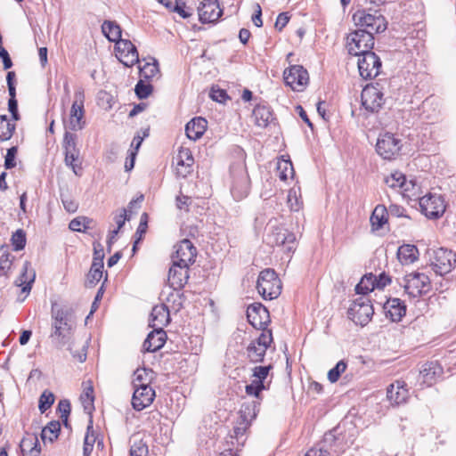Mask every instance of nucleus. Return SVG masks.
I'll return each instance as SVG.
<instances>
[{
  "label": "nucleus",
  "mask_w": 456,
  "mask_h": 456,
  "mask_svg": "<svg viewBox=\"0 0 456 456\" xmlns=\"http://www.w3.org/2000/svg\"><path fill=\"white\" fill-rule=\"evenodd\" d=\"M353 20L356 26L364 28L371 35L384 32L387 27L385 17L379 11L370 12L363 9L358 10L354 13Z\"/></svg>",
  "instance_id": "3"
},
{
  "label": "nucleus",
  "mask_w": 456,
  "mask_h": 456,
  "mask_svg": "<svg viewBox=\"0 0 456 456\" xmlns=\"http://www.w3.org/2000/svg\"><path fill=\"white\" fill-rule=\"evenodd\" d=\"M252 116L255 124L259 127H266L273 120V111L270 107L265 105H256L253 110Z\"/></svg>",
  "instance_id": "31"
},
{
  "label": "nucleus",
  "mask_w": 456,
  "mask_h": 456,
  "mask_svg": "<svg viewBox=\"0 0 456 456\" xmlns=\"http://www.w3.org/2000/svg\"><path fill=\"white\" fill-rule=\"evenodd\" d=\"M262 330L263 331L259 335V337L252 341L255 342L256 346H263L265 349L267 350V348L273 342V334L272 331L270 330H266V328Z\"/></svg>",
  "instance_id": "54"
},
{
  "label": "nucleus",
  "mask_w": 456,
  "mask_h": 456,
  "mask_svg": "<svg viewBox=\"0 0 456 456\" xmlns=\"http://www.w3.org/2000/svg\"><path fill=\"white\" fill-rule=\"evenodd\" d=\"M61 424L59 421H51L42 429L41 438L43 441L53 442L59 436Z\"/></svg>",
  "instance_id": "42"
},
{
  "label": "nucleus",
  "mask_w": 456,
  "mask_h": 456,
  "mask_svg": "<svg viewBox=\"0 0 456 456\" xmlns=\"http://www.w3.org/2000/svg\"><path fill=\"white\" fill-rule=\"evenodd\" d=\"M299 191L300 188L293 187L288 192L287 202L292 211H298L302 206V202L298 195Z\"/></svg>",
  "instance_id": "48"
},
{
  "label": "nucleus",
  "mask_w": 456,
  "mask_h": 456,
  "mask_svg": "<svg viewBox=\"0 0 456 456\" xmlns=\"http://www.w3.org/2000/svg\"><path fill=\"white\" fill-rule=\"evenodd\" d=\"M277 171L281 180L286 181L288 178H292L294 175L293 165L290 160L281 159L277 163Z\"/></svg>",
  "instance_id": "46"
},
{
  "label": "nucleus",
  "mask_w": 456,
  "mask_h": 456,
  "mask_svg": "<svg viewBox=\"0 0 456 456\" xmlns=\"http://www.w3.org/2000/svg\"><path fill=\"white\" fill-rule=\"evenodd\" d=\"M199 19L202 23H213L223 14L218 0H203L198 7Z\"/></svg>",
  "instance_id": "19"
},
{
  "label": "nucleus",
  "mask_w": 456,
  "mask_h": 456,
  "mask_svg": "<svg viewBox=\"0 0 456 456\" xmlns=\"http://www.w3.org/2000/svg\"><path fill=\"white\" fill-rule=\"evenodd\" d=\"M54 403V395L52 392L44 391L39 397L38 408L41 413L45 412Z\"/></svg>",
  "instance_id": "52"
},
{
  "label": "nucleus",
  "mask_w": 456,
  "mask_h": 456,
  "mask_svg": "<svg viewBox=\"0 0 456 456\" xmlns=\"http://www.w3.org/2000/svg\"><path fill=\"white\" fill-rule=\"evenodd\" d=\"M147 217L148 216H147L146 213H143L141 216L140 224H139L136 232H135V235H138V238L134 240V246H133L134 253L136 251V247H137L138 242L142 240V235L146 232Z\"/></svg>",
  "instance_id": "57"
},
{
  "label": "nucleus",
  "mask_w": 456,
  "mask_h": 456,
  "mask_svg": "<svg viewBox=\"0 0 456 456\" xmlns=\"http://www.w3.org/2000/svg\"><path fill=\"white\" fill-rule=\"evenodd\" d=\"M249 426L248 422L238 419L226 440V446L235 447L240 451L247 440V430Z\"/></svg>",
  "instance_id": "24"
},
{
  "label": "nucleus",
  "mask_w": 456,
  "mask_h": 456,
  "mask_svg": "<svg viewBox=\"0 0 456 456\" xmlns=\"http://www.w3.org/2000/svg\"><path fill=\"white\" fill-rule=\"evenodd\" d=\"M189 266L173 262L168 272L167 281L174 290H181L189 279Z\"/></svg>",
  "instance_id": "21"
},
{
  "label": "nucleus",
  "mask_w": 456,
  "mask_h": 456,
  "mask_svg": "<svg viewBox=\"0 0 456 456\" xmlns=\"http://www.w3.org/2000/svg\"><path fill=\"white\" fill-rule=\"evenodd\" d=\"M405 180H406V178L403 174L395 173V174H392L391 176L386 180V182L388 184V186H390V187L402 188L404 185Z\"/></svg>",
  "instance_id": "60"
},
{
  "label": "nucleus",
  "mask_w": 456,
  "mask_h": 456,
  "mask_svg": "<svg viewBox=\"0 0 456 456\" xmlns=\"http://www.w3.org/2000/svg\"><path fill=\"white\" fill-rule=\"evenodd\" d=\"M387 317L393 322H399L406 314V306L399 298H389L384 305Z\"/></svg>",
  "instance_id": "28"
},
{
  "label": "nucleus",
  "mask_w": 456,
  "mask_h": 456,
  "mask_svg": "<svg viewBox=\"0 0 456 456\" xmlns=\"http://www.w3.org/2000/svg\"><path fill=\"white\" fill-rule=\"evenodd\" d=\"M401 141L394 134L386 133L381 134L376 143V151L384 159H392L398 155L401 150Z\"/></svg>",
  "instance_id": "13"
},
{
  "label": "nucleus",
  "mask_w": 456,
  "mask_h": 456,
  "mask_svg": "<svg viewBox=\"0 0 456 456\" xmlns=\"http://www.w3.org/2000/svg\"><path fill=\"white\" fill-rule=\"evenodd\" d=\"M273 369L271 364L267 366H256L253 369V377L256 378L255 380H261L263 383L265 379L267 378L269 371Z\"/></svg>",
  "instance_id": "61"
},
{
  "label": "nucleus",
  "mask_w": 456,
  "mask_h": 456,
  "mask_svg": "<svg viewBox=\"0 0 456 456\" xmlns=\"http://www.w3.org/2000/svg\"><path fill=\"white\" fill-rule=\"evenodd\" d=\"M15 128V123L11 122L6 115H0V141L11 139Z\"/></svg>",
  "instance_id": "39"
},
{
  "label": "nucleus",
  "mask_w": 456,
  "mask_h": 456,
  "mask_svg": "<svg viewBox=\"0 0 456 456\" xmlns=\"http://www.w3.org/2000/svg\"><path fill=\"white\" fill-rule=\"evenodd\" d=\"M84 391L80 396L82 403L86 411H90L94 408V387L91 384V381L86 383H83Z\"/></svg>",
  "instance_id": "44"
},
{
  "label": "nucleus",
  "mask_w": 456,
  "mask_h": 456,
  "mask_svg": "<svg viewBox=\"0 0 456 456\" xmlns=\"http://www.w3.org/2000/svg\"><path fill=\"white\" fill-rule=\"evenodd\" d=\"M430 265L438 275H444L452 271L456 264V255L444 248H431L427 252Z\"/></svg>",
  "instance_id": "5"
},
{
  "label": "nucleus",
  "mask_w": 456,
  "mask_h": 456,
  "mask_svg": "<svg viewBox=\"0 0 456 456\" xmlns=\"http://www.w3.org/2000/svg\"><path fill=\"white\" fill-rule=\"evenodd\" d=\"M52 332L51 338L55 340L58 347L69 343L75 327L73 314L70 309L61 308L57 304L52 305Z\"/></svg>",
  "instance_id": "1"
},
{
  "label": "nucleus",
  "mask_w": 456,
  "mask_h": 456,
  "mask_svg": "<svg viewBox=\"0 0 456 456\" xmlns=\"http://www.w3.org/2000/svg\"><path fill=\"white\" fill-rule=\"evenodd\" d=\"M374 289L376 288L373 281V274L370 273L362 278L361 281L355 287V291L357 294L364 296Z\"/></svg>",
  "instance_id": "47"
},
{
  "label": "nucleus",
  "mask_w": 456,
  "mask_h": 456,
  "mask_svg": "<svg viewBox=\"0 0 456 456\" xmlns=\"http://www.w3.org/2000/svg\"><path fill=\"white\" fill-rule=\"evenodd\" d=\"M209 96L213 101L220 103L225 102L229 99L226 91L216 86H212Z\"/></svg>",
  "instance_id": "58"
},
{
  "label": "nucleus",
  "mask_w": 456,
  "mask_h": 456,
  "mask_svg": "<svg viewBox=\"0 0 456 456\" xmlns=\"http://www.w3.org/2000/svg\"><path fill=\"white\" fill-rule=\"evenodd\" d=\"M374 37L366 29H356L346 37V49L348 53L360 56L372 52Z\"/></svg>",
  "instance_id": "4"
},
{
  "label": "nucleus",
  "mask_w": 456,
  "mask_h": 456,
  "mask_svg": "<svg viewBox=\"0 0 456 456\" xmlns=\"http://www.w3.org/2000/svg\"><path fill=\"white\" fill-rule=\"evenodd\" d=\"M17 153L16 147H11L7 150V153L4 160V167L6 169H11L16 166L15 157Z\"/></svg>",
  "instance_id": "63"
},
{
  "label": "nucleus",
  "mask_w": 456,
  "mask_h": 456,
  "mask_svg": "<svg viewBox=\"0 0 456 456\" xmlns=\"http://www.w3.org/2000/svg\"><path fill=\"white\" fill-rule=\"evenodd\" d=\"M167 334L162 328H156L151 331L143 342L142 348L145 352H156L163 347L166 343Z\"/></svg>",
  "instance_id": "27"
},
{
  "label": "nucleus",
  "mask_w": 456,
  "mask_h": 456,
  "mask_svg": "<svg viewBox=\"0 0 456 456\" xmlns=\"http://www.w3.org/2000/svg\"><path fill=\"white\" fill-rule=\"evenodd\" d=\"M115 44L117 56L125 66L131 67L139 61L137 49L131 41L119 39Z\"/></svg>",
  "instance_id": "16"
},
{
  "label": "nucleus",
  "mask_w": 456,
  "mask_h": 456,
  "mask_svg": "<svg viewBox=\"0 0 456 456\" xmlns=\"http://www.w3.org/2000/svg\"><path fill=\"white\" fill-rule=\"evenodd\" d=\"M265 389V384L261 380H253L250 384L246 386V393L248 395H254L259 398L262 390Z\"/></svg>",
  "instance_id": "56"
},
{
  "label": "nucleus",
  "mask_w": 456,
  "mask_h": 456,
  "mask_svg": "<svg viewBox=\"0 0 456 456\" xmlns=\"http://www.w3.org/2000/svg\"><path fill=\"white\" fill-rule=\"evenodd\" d=\"M156 396L155 390L150 386L134 388L132 406L135 411H142L150 406Z\"/></svg>",
  "instance_id": "22"
},
{
  "label": "nucleus",
  "mask_w": 456,
  "mask_h": 456,
  "mask_svg": "<svg viewBox=\"0 0 456 456\" xmlns=\"http://www.w3.org/2000/svg\"><path fill=\"white\" fill-rule=\"evenodd\" d=\"M348 317L361 326L366 325L374 314L370 300L365 296L354 299L347 311Z\"/></svg>",
  "instance_id": "7"
},
{
  "label": "nucleus",
  "mask_w": 456,
  "mask_h": 456,
  "mask_svg": "<svg viewBox=\"0 0 456 456\" xmlns=\"http://www.w3.org/2000/svg\"><path fill=\"white\" fill-rule=\"evenodd\" d=\"M404 292L412 298L427 294L431 289L430 279L423 273L412 272L403 278Z\"/></svg>",
  "instance_id": "6"
},
{
  "label": "nucleus",
  "mask_w": 456,
  "mask_h": 456,
  "mask_svg": "<svg viewBox=\"0 0 456 456\" xmlns=\"http://www.w3.org/2000/svg\"><path fill=\"white\" fill-rule=\"evenodd\" d=\"M170 321L169 310L164 305H155L151 313L150 325L156 328H162L168 324Z\"/></svg>",
  "instance_id": "29"
},
{
  "label": "nucleus",
  "mask_w": 456,
  "mask_h": 456,
  "mask_svg": "<svg viewBox=\"0 0 456 456\" xmlns=\"http://www.w3.org/2000/svg\"><path fill=\"white\" fill-rule=\"evenodd\" d=\"M102 31L110 42L116 43L121 39L122 29L115 20H105L102 25Z\"/></svg>",
  "instance_id": "36"
},
{
  "label": "nucleus",
  "mask_w": 456,
  "mask_h": 456,
  "mask_svg": "<svg viewBox=\"0 0 456 456\" xmlns=\"http://www.w3.org/2000/svg\"><path fill=\"white\" fill-rule=\"evenodd\" d=\"M336 437L332 432L326 433L323 441L319 447L310 449L305 456H337L338 452L333 449V444L336 443Z\"/></svg>",
  "instance_id": "25"
},
{
  "label": "nucleus",
  "mask_w": 456,
  "mask_h": 456,
  "mask_svg": "<svg viewBox=\"0 0 456 456\" xmlns=\"http://www.w3.org/2000/svg\"><path fill=\"white\" fill-rule=\"evenodd\" d=\"M419 250L416 246L405 244L399 247L397 250V258L403 265H410L418 258Z\"/></svg>",
  "instance_id": "34"
},
{
  "label": "nucleus",
  "mask_w": 456,
  "mask_h": 456,
  "mask_svg": "<svg viewBox=\"0 0 456 456\" xmlns=\"http://www.w3.org/2000/svg\"><path fill=\"white\" fill-rule=\"evenodd\" d=\"M146 80L140 79L134 88L136 96L139 99H146L152 92L153 86Z\"/></svg>",
  "instance_id": "51"
},
{
  "label": "nucleus",
  "mask_w": 456,
  "mask_h": 456,
  "mask_svg": "<svg viewBox=\"0 0 456 456\" xmlns=\"http://www.w3.org/2000/svg\"><path fill=\"white\" fill-rule=\"evenodd\" d=\"M373 281L376 289H383L390 283L391 280L388 275L382 273L379 276L373 275Z\"/></svg>",
  "instance_id": "64"
},
{
  "label": "nucleus",
  "mask_w": 456,
  "mask_h": 456,
  "mask_svg": "<svg viewBox=\"0 0 456 456\" xmlns=\"http://www.w3.org/2000/svg\"><path fill=\"white\" fill-rule=\"evenodd\" d=\"M419 208L428 218L436 219L443 216L446 205L441 195L429 193L419 199Z\"/></svg>",
  "instance_id": "10"
},
{
  "label": "nucleus",
  "mask_w": 456,
  "mask_h": 456,
  "mask_svg": "<svg viewBox=\"0 0 456 456\" xmlns=\"http://www.w3.org/2000/svg\"><path fill=\"white\" fill-rule=\"evenodd\" d=\"M29 263L25 262L22 267V273L20 278L16 281L18 286H22L21 292L28 295L31 289V283L34 281L36 274L31 269L28 273ZM27 296H25L26 297Z\"/></svg>",
  "instance_id": "35"
},
{
  "label": "nucleus",
  "mask_w": 456,
  "mask_h": 456,
  "mask_svg": "<svg viewBox=\"0 0 456 456\" xmlns=\"http://www.w3.org/2000/svg\"><path fill=\"white\" fill-rule=\"evenodd\" d=\"M140 77L141 79L150 81L155 77L159 72V65L155 59H152V62H146L143 66L140 67Z\"/></svg>",
  "instance_id": "43"
},
{
  "label": "nucleus",
  "mask_w": 456,
  "mask_h": 456,
  "mask_svg": "<svg viewBox=\"0 0 456 456\" xmlns=\"http://www.w3.org/2000/svg\"><path fill=\"white\" fill-rule=\"evenodd\" d=\"M103 259H104V251H103L102 245L100 242H94V243L93 263L103 265Z\"/></svg>",
  "instance_id": "62"
},
{
  "label": "nucleus",
  "mask_w": 456,
  "mask_h": 456,
  "mask_svg": "<svg viewBox=\"0 0 456 456\" xmlns=\"http://www.w3.org/2000/svg\"><path fill=\"white\" fill-rule=\"evenodd\" d=\"M283 77L285 84L297 92L303 91L309 80L307 70L300 65H293L285 69Z\"/></svg>",
  "instance_id": "14"
},
{
  "label": "nucleus",
  "mask_w": 456,
  "mask_h": 456,
  "mask_svg": "<svg viewBox=\"0 0 456 456\" xmlns=\"http://www.w3.org/2000/svg\"><path fill=\"white\" fill-rule=\"evenodd\" d=\"M130 456H148L149 448L146 442L137 435H134L130 438Z\"/></svg>",
  "instance_id": "38"
},
{
  "label": "nucleus",
  "mask_w": 456,
  "mask_h": 456,
  "mask_svg": "<svg viewBox=\"0 0 456 456\" xmlns=\"http://www.w3.org/2000/svg\"><path fill=\"white\" fill-rule=\"evenodd\" d=\"M346 367H347V363L346 361L344 360H340L336 365L335 367H333L332 369H330L328 372V379L330 383H335L337 382L341 374L344 373L346 370Z\"/></svg>",
  "instance_id": "50"
},
{
  "label": "nucleus",
  "mask_w": 456,
  "mask_h": 456,
  "mask_svg": "<svg viewBox=\"0 0 456 456\" xmlns=\"http://www.w3.org/2000/svg\"><path fill=\"white\" fill-rule=\"evenodd\" d=\"M177 166H192L194 163V159L191 151L188 148L181 147L177 156L175 158Z\"/></svg>",
  "instance_id": "49"
},
{
  "label": "nucleus",
  "mask_w": 456,
  "mask_h": 456,
  "mask_svg": "<svg viewBox=\"0 0 456 456\" xmlns=\"http://www.w3.org/2000/svg\"><path fill=\"white\" fill-rule=\"evenodd\" d=\"M259 405L260 403L256 400L243 403L239 411L240 417L238 419L248 422L250 425L259 411Z\"/></svg>",
  "instance_id": "32"
},
{
  "label": "nucleus",
  "mask_w": 456,
  "mask_h": 456,
  "mask_svg": "<svg viewBox=\"0 0 456 456\" xmlns=\"http://www.w3.org/2000/svg\"><path fill=\"white\" fill-rule=\"evenodd\" d=\"M63 148L65 154V164L71 167L75 175H80L82 167L81 163H77L80 155L79 149L77 147V135L68 131L65 132L63 138Z\"/></svg>",
  "instance_id": "8"
},
{
  "label": "nucleus",
  "mask_w": 456,
  "mask_h": 456,
  "mask_svg": "<svg viewBox=\"0 0 456 456\" xmlns=\"http://www.w3.org/2000/svg\"><path fill=\"white\" fill-rule=\"evenodd\" d=\"M197 254L196 248L191 240L184 239L175 246V252L173 255V262L180 263V265H190L195 261Z\"/></svg>",
  "instance_id": "20"
},
{
  "label": "nucleus",
  "mask_w": 456,
  "mask_h": 456,
  "mask_svg": "<svg viewBox=\"0 0 456 456\" xmlns=\"http://www.w3.org/2000/svg\"><path fill=\"white\" fill-rule=\"evenodd\" d=\"M14 256L11 253H4L0 256V276H7L12 265Z\"/></svg>",
  "instance_id": "53"
},
{
  "label": "nucleus",
  "mask_w": 456,
  "mask_h": 456,
  "mask_svg": "<svg viewBox=\"0 0 456 456\" xmlns=\"http://www.w3.org/2000/svg\"><path fill=\"white\" fill-rule=\"evenodd\" d=\"M387 210L384 206H377L370 216V223L374 229H380L387 223Z\"/></svg>",
  "instance_id": "40"
},
{
  "label": "nucleus",
  "mask_w": 456,
  "mask_h": 456,
  "mask_svg": "<svg viewBox=\"0 0 456 456\" xmlns=\"http://www.w3.org/2000/svg\"><path fill=\"white\" fill-rule=\"evenodd\" d=\"M12 246L15 250L19 251L25 248L26 234L23 230H17L12 236Z\"/></svg>",
  "instance_id": "55"
},
{
  "label": "nucleus",
  "mask_w": 456,
  "mask_h": 456,
  "mask_svg": "<svg viewBox=\"0 0 456 456\" xmlns=\"http://www.w3.org/2000/svg\"><path fill=\"white\" fill-rule=\"evenodd\" d=\"M10 99L8 101V110L12 114V118L14 121H18L20 116L18 111V102L16 100V93L9 94Z\"/></svg>",
  "instance_id": "59"
},
{
  "label": "nucleus",
  "mask_w": 456,
  "mask_h": 456,
  "mask_svg": "<svg viewBox=\"0 0 456 456\" xmlns=\"http://www.w3.org/2000/svg\"><path fill=\"white\" fill-rule=\"evenodd\" d=\"M74 102L70 109L69 128L73 131L82 130L86 126L85 120V94L82 88H78L75 92Z\"/></svg>",
  "instance_id": "9"
},
{
  "label": "nucleus",
  "mask_w": 456,
  "mask_h": 456,
  "mask_svg": "<svg viewBox=\"0 0 456 456\" xmlns=\"http://www.w3.org/2000/svg\"><path fill=\"white\" fill-rule=\"evenodd\" d=\"M20 448L23 456H39L41 452L38 439L35 435L24 437L20 443Z\"/></svg>",
  "instance_id": "33"
},
{
  "label": "nucleus",
  "mask_w": 456,
  "mask_h": 456,
  "mask_svg": "<svg viewBox=\"0 0 456 456\" xmlns=\"http://www.w3.org/2000/svg\"><path fill=\"white\" fill-rule=\"evenodd\" d=\"M232 185L231 192L236 200H240L247 197L249 189V179L244 167H240L236 171H232Z\"/></svg>",
  "instance_id": "18"
},
{
  "label": "nucleus",
  "mask_w": 456,
  "mask_h": 456,
  "mask_svg": "<svg viewBox=\"0 0 456 456\" xmlns=\"http://www.w3.org/2000/svg\"><path fill=\"white\" fill-rule=\"evenodd\" d=\"M281 281L273 269L267 268L260 272L256 289L264 299L277 298L281 295Z\"/></svg>",
  "instance_id": "2"
},
{
  "label": "nucleus",
  "mask_w": 456,
  "mask_h": 456,
  "mask_svg": "<svg viewBox=\"0 0 456 456\" xmlns=\"http://www.w3.org/2000/svg\"><path fill=\"white\" fill-rule=\"evenodd\" d=\"M295 235L281 226H270V231L266 235V242L272 247L283 246L287 251L293 250Z\"/></svg>",
  "instance_id": "12"
},
{
  "label": "nucleus",
  "mask_w": 456,
  "mask_h": 456,
  "mask_svg": "<svg viewBox=\"0 0 456 456\" xmlns=\"http://www.w3.org/2000/svg\"><path fill=\"white\" fill-rule=\"evenodd\" d=\"M443 373V367L437 362H428L422 365L419 380L430 387L441 379Z\"/></svg>",
  "instance_id": "23"
},
{
  "label": "nucleus",
  "mask_w": 456,
  "mask_h": 456,
  "mask_svg": "<svg viewBox=\"0 0 456 456\" xmlns=\"http://www.w3.org/2000/svg\"><path fill=\"white\" fill-rule=\"evenodd\" d=\"M383 96V93L379 87L367 86L362 91V105L369 112H378L385 102Z\"/></svg>",
  "instance_id": "15"
},
{
  "label": "nucleus",
  "mask_w": 456,
  "mask_h": 456,
  "mask_svg": "<svg viewBox=\"0 0 456 456\" xmlns=\"http://www.w3.org/2000/svg\"><path fill=\"white\" fill-rule=\"evenodd\" d=\"M153 371L151 369L138 368L134 371L132 385L134 388L150 386Z\"/></svg>",
  "instance_id": "37"
},
{
  "label": "nucleus",
  "mask_w": 456,
  "mask_h": 456,
  "mask_svg": "<svg viewBox=\"0 0 456 456\" xmlns=\"http://www.w3.org/2000/svg\"><path fill=\"white\" fill-rule=\"evenodd\" d=\"M387 399L394 405H399L407 401L409 391L404 381L397 380L387 387Z\"/></svg>",
  "instance_id": "26"
},
{
  "label": "nucleus",
  "mask_w": 456,
  "mask_h": 456,
  "mask_svg": "<svg viewBox=\"0 0 456 456\" xmlns=\"http://www.w3.org/2000/svg\"><path fill=\"white\" fill-rule=\"evenodd\" d=\"M248 322L257 330H264L270 322V315L267 308L261 303L250 305L247 309Z\"/></svg>",
  "instance_id": "17"
},
{
  "label": "nucleus",
  "mask_w": 456,
  "mask_h": 456,
  "mask_svg": "<svg viewBox=\"0 0 456 456\" xmlns=\"http://www.w3.org/2000/svg\"><path fill=\"white\" fill-rule=\"evenodd\" d=\"M207 126L208 121L204 118H194L185 126L186 135L189 139L196 141L204 134Z\"/></svg>",
  "instance_id": "30"
},
{
  "label": "nucleus",
  "mask_w": 456,
  "mask_h": 456,
  "mask_svg": "<svg viewBox=\"0 0 456 456\" xmlns=\"http://www.w3.org/2000/svg\"><path fill=\"white\" fill-rule=\"evenodd\" d=\"M103 265L92 263L86 277V284L89 287L95 286L102 277Z\"/></svg>",
  "instance_id": "45"
},
{
  "label": "nucleus",
  "mask_w": 456,
  "mask_h": 456,
  "mask_svg": "<svg viewBox=\"0 0 456 456\" xmlns=\"http://www.w3.org/2000/svg\"><path fill=\"white\" fill-rule=\"evenodd\" d=\"M358 57V70L363 79H372L380 73L382 63L375 53H367Z\"/></svg>",
  "instance_id": "11"
},
{
  "label": "nucleus",
  "mask_w": 456,
  "mask_h": 456,
  "mask_svg": "<svg viewBox=\"0 0 456 456\" xmlns=\"http://www.w3.org/2000/svg\"><path fill=\"white\" fill-rule=\"evenodd\" d=\"M247 357L251 362H261L266 353V349L263 346H256L255 342L251 341L247 346Z\"/></svg>",
  "instance_id": "41"
}]
</instances>
